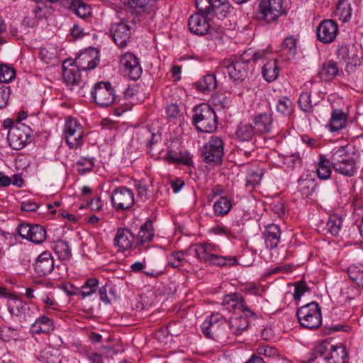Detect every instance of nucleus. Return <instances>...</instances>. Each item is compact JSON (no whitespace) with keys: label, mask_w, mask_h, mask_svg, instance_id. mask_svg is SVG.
I'll return each mask as SVG.
<instances>
[{"label":"nucleus","mask_w":363,"mask_h":363,"mask_svg":"<svg viewBox=\"0 0 363 363\" xmlns=\"http://www.w3.org/2000/svg\"><path fill=\"white\" fill-rule=\"evenodd\" d=\"M359 157V150L352 144H347L333 151L331 164L336 172L351 177L357 172Z\"/></svg>","instance_id":"nucleus-1"},{"label":"nucleus","mask_w":363,"mask_h":363,"mask_svg":"<svg viewBox=\"0 0 363 363\" xmlns=\"http://www.w3.org/2000/svg\"><path fill=\"white\" fill-rule=\"evenodd\" d=\"M223 303L228 306V309L235 308L244 313L245 315L231 318L229 321V327L233 333L236 335L242 334L249 326L246 316H255V313L246 306L243 296L238 293L225 296Z\"/></svg>","instance_id":"nucleus-2"},{"label":"nucleus","mask_w":363,"mask_h":363,"mask_svg":"<svg viewBox=\"0 0 363 363\" xmlns=\"http://www.w3.org/2000/svg\"><path fill=\"white\" fill-rule=\"evenodd\" d=\"M193 124L197 130L212 133L217 129L218 117L214 109L208 104L202 103L194 108Z\"/></svg>","instance_id":"nucleus-3"},{"label":"nucleus","mask_w":363,"mask_h":363,"mask_svg":"<svg viewBox=\"0 0 363 363\" xmlns=\"http://www.w3.org/2000/svg\"><path fill=\"white\" fill-rule=\"evenodd\" d=\"M311 355L308 362H312L318 357H323L327 363H347L348 362V355L344 346L333 345L327 341L317 345Z\"/></svg>","instance_id":"nucleus-4"},{"label":"nucleus","mask_w":363,"mask_h":363,"mask_svg":"<svg viewBox=\"0 0 363 363\" xmlns=\"http://www.w3.org/2000/svg\"><path fill=\"white\" fill-rule=\"evenodd\" d=\"M296 316L301 325L307 329H317L322 323L321 309L315 301L300 307L296 311Z\"/></svg>","instance_id":"nucleus-5"},{"label":"nucleus","mask_w":363,"mask_h":363,"mask_svg":"<svg viewBox=\"0 0 363 363\" xmlns=\"http://www.w3.org/2000/svg\"><path fill=\"white\" fill-rule=\"evenodd\" d=\"M248 53H243L238 60L232 62L224 61L220 67H218L216 73L220 72L223 68L228 70L229 77L234 81H243L249 71V63L251 58L247 57Z\"/></svg>","instance_id":"nucleus-6"},{"label":"nucleus","mask_w":363,"mask_h":363,"mask_svg":"<svg viewBox=\"0 0 363 363\" xmlns=\"http://www.w3.org/2000/svg\"><path fill=\"white\" fill-rule=\"evenodd\" d=\"M224 155V143L219 137L212 136L202 150L203 160L210 165L221 163Z\"/></svg>","instance_id":"nucleus-7"},{"label":"nucleus","mask_w":363,"mask_h":363,"mask_svg":"<svg viewBox=\"0 0 363 363\" xmlns=\"http://www.w3.org/2000/svg\"><path fill=\"white\" fill-rule=\"evenodd\" d=\"M283 13L282 0H259L258 19L267 23H274Z\"/></svg>","instance_id":"nucleus-8"},{"label":"nucleus","mask_w":363,"mask_h":363,"mask_svg":"<svg viewBox=\"0 0 363 363\" xmlns=\"http://www.w3.org/2000/svg\"><path fill=\"white\" fill-rule=\"evenodd\" d=\"M91 97L97 106L106 108L114 102L115 91L109 82H99L94 86Z\"/></svg>","instance_id":"nucleus-9"},{"label":"nucleus","mask_w":363,"mask_h":363,"mask_svg":"<svg viewBox=\"0 0 363 363\" xmlns=\"http://www.w3.org/2000/svg\"><path fill=\"white\" fill-rule=\"evenodd\" d=\"M64 135L65 141L70 148L76 149L82 144V127L72 117H69L65 121Z\"/></svg>","instance_id":"nucleus-10"},{"label":"nucleus","mask_w":363,"mask_h":363,"mask_svg":"<svg viewBox=\"0 0 363 363\" xmlns=\"http://www.w3.org/2000/svg\"><path fill=\"white\" fill-rule=\"evenodd\" d=\"M30 128L24 124L12 126L8 133L7 140L9 146L16 150H21L30 137Z\"/></svg>","instance_id":"nucleus-11"},{"label":"nucleus","mask_w":363,"mask_h":363,"mask_svg":"<svg viewBox=\"0 0 363 363\" xmlns=\"http://www.w3.org/2000/svg\"><path fill=\"white\" fill-rule=\"evenodd\" d=\"M18 235L35 244L43 242L47 237L45 228L38 224L22 223L18 227Z\"/></svg>","instance_id":"nucleus-12"},{"label":"nucleus","mask_w":363,"mask_h":363,"mask_svg":"<svg viewBox=\"0 0 363 363\" xmlns=\"http://www.w3.org/2000/svg\"><path fill=\"white\" fill-rule=\"evenodd\" d=\"M120 62L125 76L133 81L138 80L141 77L143 69L138 58L133 53L127 52L121 56Z\"/></svg>","instance_id":"nucleus-13"},{"label":"nucleus","mask_w":363,"mask_h":363,"mask_svg":"<svg viewBox=\"0 0 363 363\" xmlns=\"http://www.w3.org/2000/svg\"><path fill=\"white\" fill-rule=\"evenodd\" d=\"M9 313L21 323L30 321L34 315V308L19 299H13L8 304Z\"/></svg>","instance_id":"nucleus-14"},{"label":"nucleus","mask_w":363,"mask_h":363,"mask_svg":"<svg viewBox=\"0 0 363 363\" xmlns=\"http://www.w3.org/2000/svg\"><path fill=\"white\" fill-rule=\"evenodd\" d=\"M111 202L118 211L128 209L134 203L133 193L125 186L117 188L111 195Z\"/></svg>","instance_id":"nucleus-15"},{"label":"nucleus","mask_w":363,"mask_h":363,"mask_svg":"<svg viewBox=\"0 0 363 363\" xmlns=\"http://www.w3.org/2000/svg\"><path fill=\"white\" fill-rule=\"evenodd\" d=\"M207 16L201 13L191 15L188 21L189 30L197 35H204L208 33H211L213 28L211 27Z\"/></svg>","instance_id":"nucleus-16"},{"label":"nucleus","mask_w":363,"mask_h":363,"mask_svg":"<svg viewBox=\"0 0 363 363\" xmlns=\"http://www.w3.org/2000/svg\"><path fill=\"white\" fill-rule=\"evenodd\" d=\"M131 28L125 22L120 21L113 23L110 28V35L114 43L120 48L127 45L130 38Z\"/></svg>","instance_id":"nucleus-17"},{"label":"nucleus","mask_w":363,"mask_h":363,"mask_svg":"<svg viewBox=\"0 0 363 363\" xmlns=\"http://www.w3.org/2000/svg\"><path fill=\"white\" fill-rule=\"evenodd\" d=\"M223 319V315L220 313H212L208 316L201 324V328L203 335L210 339L216 340L220 335V328L222 323L220 322Z\"/></svg>","instance_id":"nucleus-18"},{"label":"nucleus","mask_w":363,"mask_h":363,"mask_svg":"<svg viewBox=\"0 0 363 363\" xmlns=\"http://www.w3.org/2000/svg\"><path fill=\"white\" fill-rule=\"evenodd\" d=\"M337 24L333 20H324L317 28V37L323 43H330L336 38Z\"/></svg>","instance_id":"nucleus-19"},{"label":"nucleus","mask_w":363,"mask_h":363,"mask_svg":"<svg viewBox=\"0 0 363 363\" xmlns=\"http://www.w3.org/2000/svg\"><path fill=\"white\" fill-rule=\"evenodd\" d=\"M338 58L347 62L345 69L350 72L357 65L360 64V58L357 54L356 48L354 46L350 47L347 45H342L337 50Z\"/></svg>","instance_id":"nucleus-20"},{"label":"nucleus","mask_w":363,"mask_h":363,"mask_svg":"<svg viewBox=\"0 0 363 363\" xmlns=\"http://www.w3.org/2000/svg\"><path fill=\"white\" fill-rule=\"evenodd\" d=\"M114 245L118 247V250L124 252L131 249L135 237L128 228H118L113 239Z\"/></svg>","instance_id":"nucleus-21"},{"label":"nucleus","mask_w":363,"mask_h":363,"mask_svg":"<svg viewBox=\"0 0 363 363\" xmlns=\"http://www.w3.org/2000/svg\"><path fill=\"white\" fill-rule=\"evenodd\" d=\"M54 259L50 252H43L37 258L34 264V269L36 274L40 277L50 274L54 269Z\"/></svg>","instance_id":"nucleus-22"},{"label":"nucleus","mask_w":363,"mask_h":363,"mask_svg":"<svg viewBox=\"0 0 363 363\" xmlns=\"http://www.w3.org/2000/svg\"><path fill=\"white\" fill-rule=\"evenodd\" d=\"M155 236L153 224L152 220H147L140 228L138 235L135 237V248L141 250L145 243L152 242Z\"/></svg>","instance_id":"nucleus-23"},{"label":"nucleus","mask_w":363,"mask_h":363,"mask_svg":"<svg viewBox=\"0 0 363 363\" xmlns=\"http://www.w3.org/2000/svg\"><path fill=\"white\" fill-rule=\"evenodd\" d=\"M252 121L260 134L268 133L272 130L273 118L271 112L255 114Z\"/></svg>","instance_id":"nucleus-24"},{"label":"nucleus","mask_w":363,"mask_h":363,"mask_svg":"<svg viewBox=\"0 0 363 363\" xmlns=\"http://www.w3.org/2000/svg\"><path fill=\"white\" fill-rule=\"evenodd\" d=\"M280 236L281 230L279 225L275 224L268 225L264 232L267 247L269 250L275 249L280 242Z\"/></svg>","instance_id":"nucleus-25"},{"label":"nucleus","mask_w":363,"mask_h":363,"mask_svg":"<svg viewBox=\"0 0 363 363\" xmlns=\"http://www.w3.org/2000/svg\"><path fill=\"white\" fill-rule=\"evenodd\" d=\"M54 328V323L52 319L46 315H41L31 325L30 331L33 334H48L52 332Z\"/></svg>","instance_id":"nucleus-26"},{"label":"nucleus","mask_w":363,"mask_h":363,"mask_svg":"<svg viewBox=\"0 0 363 363\" xmlns=\"http://www.w3.org/2000/svg\"><path fill=\"white\" fill-rule=\"evenodd\" d=\"M65 62L63 63V74L62 77L64 82L68 85H78L81 81L80 69L78 65L74 63H71L69 67L65 65Z\"/></svg>","instance_id":"nucleus-27"},{"label":"nucleus","mask_w":363,"mask_h":363,"mask_svg":"<svg viewBox=\"0 0 363 363\" xmlns=\"http://www.w3.org/2000/svg\"><path fill=\"white\" fill-rule=\"evenodd\" d=\"M99 58L100 57L99 50L96 48H91L86 50L84 53L79 55L77 58V61H78L80 65H82L80 62L81 60L88 61L87 66L82 67V70L94 69L98 65Z\"/></svg>","instance_id":"nucleus-28"},{"label":"nucleus","mask_w":363,"mask_h":363,"mask_svg":"<svg viewBox=\"0 0 363 363\" xmlns=\"http://www.w3.org/2000/svg\"><path fill=\"white\" fill-rule=\"evenodd\" d=\"M218 247L211 243H203L196 245L194 247V251L197 258L205 262H210L211 257L214 252H216Z\"/></svg>","instance_id":"nucleus-29"},{"label":"nucleus","mask_w":363,"mask_h":363,"mask_svg":"<svg viewBox=\"0 0 363 363\" xmlns=\"http://www.w3.org/2000/svg\"><path fill=\"white\" fill-rule=\"evenodd\" d=\"M347 116L341 109L333 111L329 123L331 132H337L346 126Z\"/></svg>","instance_id":"nucleus-30"},{"label":"nucleus","mask_w":363,"mask_h":363,"mask_svg":"<svg viewBox=\"0 0 363 363\" xmlns=\"http://www.w3.org/2000/svg\"><path fill=\"white\" fill-rule=\"evenodd\" d=\"M194 86L197 91L203 94H208L217 86L215 74H209L205 75L203 79L195 82Z\"/></svg>","instance_id":"nucleus-31"},{"label":"nucleus","mask_w":363,"mask_h":363,"mask_svg":"<svg viewBox=\"0 0 363 363\" xmlns=\"http://www.w3.org/2000/svg\"><path fill=\"white\" fill-rule=\"evenodd\" d=\"M296 43L297 40L292 36L286 37L284 39L281 50V55L284 60H290L294 57L297 52Z\"/></svg>","instance_id":"nucleus-32"},{"label":"nucleus","mask_w":363,"mask_h":363,"mask_svg":"<svg viewBox=\"0 0 363 363\" xmlns=\"http://www.w3.org/2000/svg\"><path fill=\"white\" fill-rule=\"evenodd\" d=\"M331 165V158L328 159L324 155H320L319 161L316 163V173L320 179L330 178L332 173Z\"/></svg>","instance_id":"nucleus-33"},{"label":"nucleus","mask_w":363,"mask_h":363,"mask_svg":"<svg viewBox=\"0 0 363 363\" xmlns=\"http://www.w3.org/2000/svg\"><path fill=\"white\" fill-rule=\"evenodd\" d=\"M262 76L269 82L277 79L279 74V68L277 60H272L264 65L262 70Z\"/></svg>","instance_id":"nucleus-34"},{"label":"nucleus","mask_w":363,"mask_h":363,"mask_svg":"<svg viewBox=\"0 0 363 363\" xmlns=\"http://www.w3.org/2000/svg\"><path fill=\"white\" fill-rule=\"evenodd\" d=\"M339 69L337 62L328 61L323 64L319 75L325 81H330L334 79L338 74Z\"/></svg>","instance_id":"nucleus-35"},{"label":"nucleus","mask_w":363,"mask_h":363,"mask_svg":"<svg viewBox=\"0 0 363 363\" xmlns=\"http://www.w3.org/2000/svg\"><path fill=\"white\" fill-rule=\"evenodd\" d=\"M122 3L128 5L133 13L137 16H144L148 13L150 0H121Z\"/></svg>","instance_id":"nucleus-36"},{"label":"nucleus","mask_w":363,"mask_h":363,"mask_svg":"<svg viewBox=\"0 0 363 363\" xmlns=\"http://www.w3.org/2000/svg\"><path fill=\"white\" fill-rule=\"evenodd\" d=\"M197 13L208 16L213 14L215 8H217L221 4L219 0H196L195 1Z\"/></svg>","instance_id":"nucleus-37"},{"label":"nucleus","mask_w":363,"mask_h":363,"mask_svg":"<svg viewBox=\"0 0 363 363\" xmlns=\"http://www.w3.org/2000/svg\"><path fill=\"white\" fill-rule=\"evenodd\" d=\"M255 127L249 123H240L236 130V138L240 141H249L254 136Z\"/></svg>","instance_id":"nucleus-38"},{"label":"nucleus","mask_w":363,"mask_h":363,"mask_svg":"<svg viewBox=\"0 0 363 363\" xmlns=\"http://www.w3.org/2000/svg\"><path fill=\"white\" fill-rule=\"evenodd\" d=\"M38 359L42 363H60L61 362L58 351L50 347L43 349Z\"/></svg>","instance_id":"nucleus-39"},{"label":"nucleus","mask_w":363,"mask_h":363,"mask_svg":"<svg viewBox=\"0 0 363 363\" xmlns=\"http://www.w3.org/2000/svg\"><path fill=\"white\" fill-rule=\"evenodd\" d=\"M54 250L60 260H67L72 256L71 248L65 240H57L54 245Z\"/></svg>","instance_id":"nucleus-40"},{"label":"nucleus","mask_w":363,"mask_h":363,"mask_svg":"<svg viewBox=\"0 0 363 363\" xmlns=\"http://www.w3.org/2000/svg\"><path fill=\"white\" fill-rule=\"evenodd\" d=\"M99 286V280L96 278H89L86 280L84 285L79 289V294L82 298L91 296L96 292Z\"/></svg>","instance_id":"nucleus-41"},{"label":"nucleus","mask_w":363,"mask_h":363,"mask_svg":"<svg viewBox=\"0 0 363 363\" xmlns=\"http://www.w3.org/2000/svg\"><path fill=\"white\" fill-rule=\"evenodd\" d=\"M342 224V218L337 214L330 215L326 223V230L332 235L336 236L339 234Z\"/></svg>","instance_id":"nucleus-42"},{"label":"nucleus","mask_w":363,"mask_h":363,"mask_svg":"<svg viewBox=\"0 0 363 363\" xmlns=\"http://www.w3.org/2000/svg\"><path fill=\"white\" fill-rule=\"evenodd\" d=\"M213 208L216 216L226 215L230 211L231 202L226 197L221 196L215 202Z\"/></svg>","instance_id":"nucleus-43"},{"label":"nucleus","mask_w":363,"mask_h":363,"mask_svg":"<svg viewBox=\"0 0 363 363\" xmlns=\"http://www.w3.org/2000/svg\"><path fill=\"white\" fill-rule=\"evenodd\" d=\"M336 13L338 14L343 22L348 21L352 15V8L350 4L340 0L337 6Z\"/></svg>","instance_id":"nucleus-44"},{"label":"nucleus","mask_w":363,"mask_h":363,"mask_svg":"<svg viewBox=\"0 0 363 363\" xmlns=\"http://www.w3.org/2000/svg\"><path fill=\"white\" fill-rule=\"evenodd\" d=\"M16 77V69L7 65H0V82L8 83Z\"/></svg>","instance_id":"nucleus-45"},{"label":"nucleus","mask_w":363,"mask_h":363,"mask_svg":"<svg viewBox=\"0 0 363 363\" xmlns=\"http://www.w3.org/2000/svg\"><path fill=\"white\" fill-rule=\"evenodd\" d=\"M349 277L359 287L363 288V268L350 266L347 270Z\"/></svg>","instance_id":"nucleus-46"},{"label":"nucleus","mask_w":363,"mask_h":363,"mask_svg":"<svg viewBox=\"0 0 363 363\" xmlns=\"http://www.w3.org/2000/svg\"><path fill=\"white\" fill-rule=\"evenodd\" d=\"M209 263L222 267L228 264L233 266L238 264V261L235 257H221L214 254Z\"/></svg>","instance_id":"nucleus-47"},{"label":"nucleus","mask_w":363,"mask_h":363,"mask_svg":"<svg viewBox=\"0 0 363 363\" xmlns=\"http://www.w3.org/2000/svg\"><path fill=\"white\" fill-rule=\"evenodd\" d=\"M298 104L301 109L304 112L311 113L313 111V104L311 102L310 93H302L299 96Z\"/></svg>","instance_id":"nucleus-48"},{"label":"nucleus","mask_w":363,"mask_h":363,"mask_svg":"<svg viewBox=\"0 0 363 363\" xmlns=\"http://www.w3.org/2000/svg\"><path fill=\"white\" fill-rule=\"evenodd\" d=\"M277 110L282 115H290L292 112V101L288 97H282L277 104Z\"/></svg>","instance_id":"nucleus-49"},{"label":"nucleus","mask_w":363,"mask_h":363,"mask_svg":"<svg viewBox=\"0 0 363 363\" xmlns=\"http://www.w3.org/2000/svg\"><path fill=\"white\" fill-rule=\"evenodd\" d=\"M182 251L174 252L171 254L168 260V265L172 268H178L183 264L184 261Z\"/></svg>","instance_id":"nucleus-50"},{"label":"nucleus","mask_w":363,"mask_h":363,"mask_svg":"<svg viewBox=\"0 0 363 363\" xmlns=\"http://www.w3.org/2000/svg\"><path fill=\"white\" fill-rule=\"evenodd\" d=\"M78 171L79 173H85L91 170L94 167V160L92 158L83 157L77 162Z\"/></svg>","instance_id":"nucleus-51"},{"label":"nucleus","mask_w":363,"mask_h":363,"mask_svg":"<svg viewBox=\"0 0 363 363\" xmlns=\"http://www.w3.org/2000/svg\"><path fill=\"white\" fill-rule=\"evenodd\" d=\"M226 0H219L221 4L217 8H215V11H213L218 18L222 19L227 16V14L230 13V6L228 3L225 2Z\"/></svg>","instance_id":"nucleus-52"},{"label":"nucleus","mask_w":363,"mask_h":363,"mask_svg":"<svg viewBox=\"0 0 363 363\" xmlns=\"http://www.w3.org/2000/svg\"><path fill=\"white\" fill-rule=\"evenodd\" d=\"M74 7L75 13L82 18H84L91 14V8L80 1L77 2Z\"/></svg>","instance_id":"nucleus-53"},{"label":"nucleus","mask_w":363,"mask_h":363,"mask_svg":"<svg viewBox=\"0 0 363 363\" xmlns=\"http://www.w3.org/2000/svg\"><path fill=\"white\" fill-rule=\"evenodd\" d=\"M257 352L259 355H264L268 357H276L279 356V351L277 349L269 345H264L258 347Z\"/></svg>","instance_id":"nucleus-54"},{"label":"nucleus","mask_w":363,"mask_h":363,"mask_svg":"<svg viewBox=\"0 0 363 363\" xmlns=\"http://www.w3.org/2000/svg\"><path fill=\"white\" fill-rule=\"evenodd\" d=\"M309 290L308 286L304 281H300L295 284L294 298L295 301H299L303 294Z\"/></svg>","instance_id":"nucleus-55"},{"label":"nucleus","mask_w":363,"mask_h":363,"mask_svg":"<svg viewBox=\"0 0 363 363\" xmlns=\"http://www.w3.org/2000/svg\"><path fill=\"white\" fill-rule=\"evenodd\" d=\"M167 159L168 162L170 163H176V164H182L185 165H191L193 162L192 160L189 157H175L172 155L171 151H167Z\"/></svg>","instance_id":"nucleus-56"},{"label":"nucleus","mask_w":363,"mask_h":363,"mask_svg":"<svg viewBox=\"0 0 363 363\" xmlns=\"http://www.w3.org/2000/svg\"><path fill=\"white\" fill-rule=\"evenodd\" d=\"M262 176L263 173L261 170L250 172L247 177V186H255L259 184L260 183Z\"/></svg>","instance_id":"nucleus-57"},{"label":"nucleus","mask_w":363,"mask_h":363,"mask_svg":"<svg viewBox=\"0 0 363 363\" xmlns=\"http://www.w3.org/2000/svg\"><path fill=\"white\" fill-rule=\"evenodd\" d=\"M10 95V88L6 85L0 86V108L7 105Z\"/></svg>","instance_id":"nucleus-58"},{"label":"nucleus","mask_w":363,"mask_h":363,"mask_svg":"<svg viewBox=\"0 0 363 363\" xmlns=\"http://www.w3.org/2000/svg\"><path fill=\"white\" fill-rule=\"evenodd\" d=\"M69 296L79 294V288L71 283L64 284L60 287Z\"/></svg>","instance_id":"nucleus-59"},{"label":"nucleus","mask_w":363,"mask_h":363,"mask_svg":"<svg viewBox=\"0 0 363 363\" xmlns=\"http://www.w3.org/2000/svg\"><path fill=\"white\" fill-rule=\"evenodd\" d=\"M136 189L138 191V196L143 199L147 198V189L145 185H143L141 182H138L135 184Z\"/></svg>","instance_id":"nucleus-60"},{"label":"nucleus","mask_w":363,"mask_h":363,"mask_svg":"<svg viewBox=\"0 0 363 363\" xmlns=\"http://www.w3.org/2000/svg\"><path fill=\"white\" fill-rule=\"evenodd\" d=\"M38 208V204L32 201L24 202L21 206V209L22 211L28 212L35 211Z\"/></svg>","instance_id":"nucleus-61"},{"label":"nucleus","mask_w":363,"mask_h":363,"mask_svg":"<svg viewBox=\"0 0 363 363\" xmlns=\"http://www.w3.org/2000/svg\"><path fill=\"white\" fill-rule=\"evenodd\" d=\"M107 285H105L99 289V295L100 299L104 301L105 303L108 304L111 303V300L109 299L107 295Z\"/></svg>","instance_id":"nucleus-62"},{"label":"nucleus","mask_w":363,"mask_h":363,"mask_svg":"<svg viewBox=\"0 0 363 363\" xmlns=\"http://www.w3.org/2000/svg\"><path fill=\"white\" fill-rule=\"evenodd\" d=\"M244 53H248L247 57L251 58V62H256L262 58L264 54V52H253L250 50L245 51Z\"/></svg>","instance_id":"nucleus-63"},{"label":"nucleus","mask_w":363,"mask_h":363,"mask_svg":"<svg viewBox=\"0 0 363 363\" xmlns=\"http://www.w3.org/2000/svg\"><path fill=\"white\" fill-rule=\"evenodd\" d=\"M91 210L99 211L102 208L101 200L100 198H95L92 199L89 203Z\"/></svg>","instance_id":"nucleus-64"}]
</instances>
